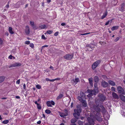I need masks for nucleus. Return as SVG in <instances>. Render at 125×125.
I'll return each mask as SVG.
<instances>
[{"label": "nucleus", "mask_w": 125, "mask_h": 125, "mask_svg": "<svg viewBox=\"0 0 125 125\" xmlns=\"http://www.w3.org/2000/svg\"><path fill=\"white\" fill-rule=\"evenodd\" d=\"M51 1V0H47V2L48 3H50Z\"/></svg>", "instance_id": "nucleus-60"}, {"label": "nucleus", "mask_w": 125, "mask_h": 125, "mask_svg": "<svg viewBox=\"0 0 125 125\" xmlns=\"http://www.w3.org/2000/svg\"><path fill=\"white\" fill-rule=\"evenodd\" d=\"M125 5V4L124 3H123L122 4L121 6V8L122 10H123L124 9Z\"/></svg>", "instance_id": "nucleus-31"}, {"label": "nucleus", "mask_w": 125, "mask_h": 125, "mask_svg": "<svg viewBox=\"0 0 125 125\" xmlns=\"http://www.w3.org/2000/svg\"><path fill=\"white\" fill-rule=\"evenodd\" d=\"M107 11H106L105 12V13L101 17V19H103L106 16H107Z\"/></svg>", "instance_id": "nucleus-24"}, {"label": "nucleus", "mask_w": 125, "mask_h": 125, "mask_svg": "<svg viewBox=\"0 0 125 125\" xmlns=\"http://www.w3.org/2000/svg\"><path fill=\"white\" fill-rule=\"evenodd\" d=\"M55 81V79L50 80V82H53Z\"/></svg>", "instance_id": "nucleus-62"}, {"label": "nucleus", "mask_w": 125, "mask_h": 125, "mask_svg": "<svg viewBox=\"0 0 125 125\" xmlns=\"http://www.w3.org/2000/svg\"><path fill=\"white\" fill-rule=\"evenodd\" d=\"M30 42L29 41H27L25 42V43L26 44H30Z\"/></svg>", "instance_id": "nucleus-48"}, {"label": "nucleus", "mask_w": 125, "mask_h": 125, "mask_svg": "<svg viewBox=\"0 0 125 125\" xmlns=\"http://www.w3.org/2000/svg\"><path fill=\"white\" fill-rule=\"evenodd\" d=\"M89 33H84V34H81V35H86L87 34H89Z\"/></svg>", "instance_id": "nucleus-56"}, {"label": "nucleus", "mask_w": 125, "mask_h": 125, "mask_svg": "<svg viewBox=\"0 0 125 125\" xmlns=\"http://www.w3.org/2000/svg\"><path fill=\"white\" fill-rule=\"evenodd\" d=\"M102 116L99 112H96L95 117L97 120L99 122H101L103 120V119L101 118Z\"/></svg>", "instance_id": "nucleus-5"}, {"label": "nucleus", "mask_w": 125, "mask_h": 125, "mask_svg": "<svg viewBox=\"0 0 125 125\" xmlns=\"http://www.w3.org/2000/svg\"><path fill=\"white\" fill-rule=\"evenodd\" d=\"M94 108L96 111L97 112H100L101 111V109L99 107V106L94 105L93 106Z\"/></svg>", "instance_id": "nucleus-12"}, {"label": "nucleus", "mask_w": 125, "mask_h": 125, "mask_svg": "<svg viewBox=\"0 0 125 125\" xmlns=\"http://www.w3.org/2000/svg\"><path fill=\"white\" fill-rule=\"evenodd\" d=\"M88 92L90 94L87 95L88 97H90L93 95H95L96 93H98V90L97 89L95 90L94 91L93 90H87Z\"/></svg>", "instance_id": "nucleus-4"}, {"label": "nucleus", "mask_w": 125, "mask_h": 125, "mask_svg": "<svg viewBox=\"0 0 125 125\" xmlns=\"http://www.w3.org/2000/svg\"><path fill=\"white\" fill-rule=\"evenodd\" d=\"M76 118H74L72 119L71 120V122L72 123H74L76 122L77 121V119Z\"/></svg>", "instance_id": "nucleus-23"}, {"label": "nucleus", "mask_w": 125, "mask_h": 125, "mask_svg": "<svg viewBox=\"0 0 125 125\" xmlns=\"http://www.w3.org/2000/svg\"><path fill=\"white\" fill-rule=\"evenodd\" d=\"M109 22H110V20H109V21H108L107 22H106V23H105V25H108L109 24Z\"/></svg>", "instance_id": "nucleus-49"}, {"label": "nucleus", "mask_w": 125, "mask_h": 125, "mask_svg": "<svg viewBox=\"0 0 125 125\" xmlns=\"http://www.w3.org/2000/svg\"><path fill=\"white\" fill-rule=\"evenodd\" d=\"M119 37H117L116 38V39H115L114 40L115 42H117V41H118L119 40Z\"/></svg>", "instance_id": "nucleus-45"}, {"label": "nucleus", "mask_w": 125, "mask_h": 125, "mask_svg": "<svg viewBox=\"0 0 125 125\" xmlns=\"http://www.w3.org/2000/svg\"><path fill=\"white\" fill-rule=\"evenodd\" d=\"M48 47V45H44V46H43L42 47Z\"/></svg>", "instance_id": "nucleus-64"}, {"label": "nucleus", "mask_w": 125, "mask_h": 125, "mask_svg": "<svg viewBox=\"0 0 125 125\" xmlns=\"http://www.w3.org/2000/svg\"><path fill=\"white\" fill-rule=\"evenodd\" d=\"M101 61L100 60H98L94 62L92 66V68L93 70H95L96 67L100 63Z\"/></svg>", "instance_id": "nucleus-6"}, {"label": "nucleus", "mask_w": 125, "mask_h": 125, "mask_svg": "<svg viewBox=\"0 0 125 125\" xmlns=\"http://www.w3.org/2000/svg\"><path fill=\"white\" fill-rule=\"evenodd\" d=\"M60 79L59 78H57L55 79V80H60Z\"/></svg>", "instance_id": "nucleus-58"}, {"label": "nucleus", "mask_w": 125, "mask_h": 125, "mask_svg": "<svg viewBox=\"0 0 125 125\" xmlns=\"http://www.w3.org/2000/svg\"><path fill=\"white\" fill-rule=\"evenodd\" d=\"M58 33H59L58 32H57L54 33V35L55 36H56L58 35Z\"/></svg>", "instance_id": "nucleus-46"}, {"label": "nucleus", "mask_w": 125, "mask_h": 125, "mask_svg": "<svg viewBox=\"0 0 125 125\" xmlns=\"http://www.w3.org/2000/svg\"><path fill=\"white\" fill-rule=\"evenodd\" d=\"M83 122L80 120L78 121V124L80 125H82L83 124Z\"/></svg>", "instance_id": "nucleus-32"}, {"label": "nucleus", "mask_w": 125, "mask_h": 125, "mask_svg": "<svg viewBox=\"0 0 125 125\" xmlns=\"http://www.w3.org/2000/svg\"><path fill=\"white\" fill-rule=\"evenodd\" d=\"M21 65V64L20 63H16L13 64L11 65V67H19Z\"/></svg>", "instance_id": "nucleus-13"}, {"label": "nucleus", "mask_w": 125, "mask_h": 125, "mask_svg": "<svg viewBox=\"0 0 125 125\" xmlns=\"http://www.w3.org/2000/svg\"><path fill=\"white\" fill-rule=\"evenodd\" d=\"M73 54H68L65 55L63 56L64 58L66 60H70L72 59L73 57Z\"/></svg>", "instance_id": "nucleus-8"}, {"label": "nucleus", "mask_w": 125, "mask_h": 125, "mask_svg": "<svg viewBox=\"0 0 125 125\" xmlns=\"http://www.w3.org/2000/svg\"><path fill=\"white\" fill-rule=\"evenodd\" d=\"M99 78L97 76H96L94 77V80L96 83H98L99 81Z\"/></svg>", "instance_id": "nucleus-18"}, {"label": "nucleus", "mask_w": 125, "mask_h": 125, "mask_svg": "<svg viewBox=\"0 0 125 125\" xmlns=\"http://www.w3.org/2000/svg\"><path fill=\"white\" fill-rule=\"evenodd\" d=\"M5 79V77L3 76L0 77V83L3 82Z\"/></svg>", "instance_id": "nucleus-25"}, {"label": "nucleus", "mask_w": 125, "mask_h": 125, "mask_svg": "<svg viewBox=\"0 0 125 125\" xmlns=\"http://www.w3.org/2000/svg\"><path fill=\"white\" fill-rule=\"evenodd\" d=\"M120 99L123 101L125 102V96L122 95H120Z\"/></svg>", "instance_id": "nucleus-19"}, {"label": "nucleus", "mask_w": 125, "mask_h": 125, "mask_svg": "<svg viewBox=\"0 0 125 125\" xmlns=\"http://www.w3.org/2000/svg\"><path fill=\"white\" fill-rule=\"evenodd\" d=\"M9 31L10 33L11 34H14V30L11 27H9Z\"/></svg>", "instance_id": "nucleus-17"}, {"label": "nucleus", "mask_w": 125, "mask_h": 125, "mask_svg": "<svg viewBox=\"0 0 125 125\" xmlns=\"http://www.w3.org/2000/svg\"><path fill=\"white\" fill-rule=\"evenodd\" d=\"M64 113H62L60 112H59V115L61 117H64L65 116H66L68 115V111L67 109H65L64 110Z\"/></svg>", "instance_id": "nucleus-9"}, {"label": "nucleus", "mask_w": 125, "mask_h": 125, "mask_svg": "<svg viewBox=\"0 0 125 125\" xmlns=\"http://www.w3.org/2000/svg\"><path fill=\"white\" fill-rule=\"evenodd\" d=\"M30 23L32 26L34 25V23L33 21H31L30 22Z\"/></svg>", "instance_id": "nucleus-43"}, {"label": "nucleus", "mask_w": 125, "mask_h": 125, "mask_svg": "<svg viewBox=\"0 0 125 125\" xmlns=\"http://www.w3.org/2000/svg\"><path fill=\"white\" fill-rule=\"evenodd\" d=\"M117 89L118 93L122 94H125V92L124 89L121 86H119L117 87Z\"/></svg>", "instance_id": "nucleus-7"}, {"label": "nucleus", "mask_w": 125, "mask_h": 125, "mask_svg": "<svg viewBox=\"0 0 125 125\" xmlns=\"http://www.w3.org/2000/svg\"><path fill=\"white\" fill-rule=\"evenodd\" d=\"M98 96L100 98V100L102 101H104L105 99V97L102 94H99L98 95Z\"/></svg>", "instance_id": "nucleus-10"}, {"label": "nucleus", "mask_w": 125, "mask_h": 125, "mask_svg": "<svg viewBox=\"0 0 125 125\" xmlns=\"http://www.w3.org/2000/svg\"><path fill=\"white\" fill-rule=\"evenodd\" d=\"M109 83L110 85L112 86H115V83L113 81H109Z\"/></svg>", "instance_id": "nucleus-22"}, {"label": "nucleus", "mask_w": 125, "mask_h": 125, "mask_svg": "<svg viewBox=\"0 0 125 125\" xmlns=\"http://www.w3.org/2000/svg\"><path fill=\"white\" fill-rule=\"evenodd\" d=\"M4 124H6L8 123V120H6L3 121L2 122Z\"/></svg>", "instance_id": "nucleus-33"}, {"label": "nucleus", "mask_w": 125, "mask_h": 125, "mask_svg": "<svg viewBox=\"0 0 125 125\" xmlns=\"http://www.w3.org/2000/svg\"><path fill=\"white\" fill-rule=\"evenodd\" d=\"M46 27L45 25H42L40 26V27L41 29L44 28Z\"/></svg>", "instance_id": "nucleus-29"}, {"label": "nucleus", "mask_w": 125, "mask_h": 125, "mask_svg": "<svg viewBox=\"0 0 125 125\" xmlns=\"http://www.w3.org/2000/svg\"><path fill=\"white\" fill-rule=\"evenodd\" d=\"M96 86H97V84L95 83L94 84V87H95V90H96L97 89H98V88L97 87H96Z\"/></svg>", "instance_id": "nucleus-51"}, {"label": "nucleus", "mask_w": 125, "mask_h": 125, "mask_svg": "<svg viewBox=\"0 0 125 125\" xmlns=\"http://www.w3.org/2000/svg\"><path fill=\"white\" fill-rule=\"evenodd\" d=\"M25 32L27 35H28L29 34L30 32V29L28 26H26Z\"/></svg>", "instance_id": "nucleus-15"}, {"label": "nucleus", "mask_w": 125, "mask_h": 125, "mask_svg": "<svg viewBox=\"0 0 125 125\" xmlns=\"http://www.w3.org/2000/svg\"><path fill=\"white\" fill-rule=\"evenodd\" d=\"M101 85L102 86L104 87H105L108 86V83L105 81H103L102 82Z\"/></svg>", "instance_id": "nucleus-14"}, {"label": "nucleus", "mask_w": 125, "mask_h": 125, "mask_svg": "<svg viewBox=\"0 0 125 125\" xmlns=\"http://www.w3.org/2000/svg\"><path fill=\"white\" fill-rule=\"evenodd\" d=\"M37 105V107L38 108V109H41V105H40V104H39L38 105Z\"/></svg>", "instance_id": "nucleus-44"}, {"label": "nucleus", "mask_w": 125, "mask_h": 125, "mask_svg": "<svg viewBox=\"0 0 125 125\" xmlns=\"http://www.w3.org/2000/svg\"><path fill=\"white\" fill-rule=\"evenodd\" d=\"M50 69H52V70H53V67L52 66H51L50 67Z\"/></svg>", "instance_id": "nucleus-63"}, {"label": "nucleus", "mask_w": 125, "mask_h": 125, "mask_svg": "<svg viewBox=\"0 0 125 125\" xmlns=\"http://www.w3.org/2000/svg\"><path fill=\"white\" fill-rule=\"evenodd\" d=\"M93 78L92 77L90 78L89 79V83L90 84L91 86H93Z\"/></svg>", "instance_id": "nucleus-20"}, {"label": "nucleus", "mask_w": 125, "mask_h": 125, "mask_svg": "<svg viewBox=\"0 0 125 125\" xmlns=\"http://www.w3.org/2000/svg\"><path fill=\"white\" fill-rule=\"evenodd\" d=\"M3 43V41L1 38H0V46L2 45Z\"/></svg>", "instance_id": "nucleus-35"}, {"label": "nucleus", "mask_w": 125, "mask_h": 125, "mask_svg": "<svg viewBox=\"0 0 125 125\" xmlns=\"http://www.w3.org/2000/svg\"><path fill=\"white\" fill-rule=\"evenodd\" d=\"M35 104H36L37 105H39V104H38V103H37V101H36L35 102Z\"/></svg>", "instance_id": "nucleus-61"}, {"label": "nucleus", "mask_w": 125, "mask_h": 125, "mask_svg": "<svg viewBox=\"0 0 125 125\" xmlns=\"http://www.w3.org/2000/svg\"><path fill=\"white\" fill-rule=\"evenodd\" d=\"M51 104H52V105H54L55 104V103L53 101H51V102H50Z\"/></svg>", "instance_id": "nucleus-47"}, {"label": "nucleus", "mask_w": 125, "mask_h": 125, "mask_svg": "<svg viewBox=\"0 0 125 125\" xmlns=\"http://www.w3.org/2000/svg\"><path fill=\"white\" fill-rule=\"evenodd\" d=\"M46 104L47 106L49 107H52V105L51 104L50 102L49 101L47 102H46Z\"/></svg>", "instance_id": "nucleus-28"}, {"label": "nucleus", "mask_w": 125, "mask_h": 125, "mask_svg": "<svg viewBox=\"0 0 125 125\" xmlns=\"http://www.w3.org/2000/svg\"><path fill=\"white\" fill-rule=\"evenodd\" d=\"M112 95L113 97L115 99H118L119 98L118 95L116 93L114 92L112 93Z\"/></svg>", "instance_id": "nucleus-16"}, {"label": "nucleus", "mask_w": 125, "mask_h": 125, "mask_svg": "<svg viewBox=\"0 0 125 125\" xmlns=\"http://www.w3.org/2000/svg\"><path fill=\"white\" fill-rule=\"evenodd\" d=\"M63 95L62 94H60L57 97V100L61 98H62V97L63 96Z\"/></svg>", "instance_id": "nucleus-26"}, {"label": "nucleus", "mask_w": 125, "mask_h": 125, "mask_svg": "<svg viewBox=\"0 0 125 125\" xmlns=\"http://www.w3.org/2000/svg\"><path fill=\"white\" fill-rule=\"evenodd\" d=\"M80 94L81 96H78V99L82 103V105L84 107H86L87 106V104L85 98V95L84 93L83 92H81Z\"/></svg>", "instance_id": "nucleus-1"}, {"label": "nucleus", "mask_w": 125, "mask_h": 125, "mask_svg": "<svg viewBox=\"0 0 125 125\" xmlns=\"http://www.w3.org/2000/svg\"><path fill=\"white\" fill-rule=\"evenodd\" d=\"M8 8V4L5 7V8L4 9V10L3 11H5L6 10H7V9Z\"/></svg>", "instance_id": "nucleus-36"}, {"label": "nucleus", "mask_w": 125, "mask_h": 125, "mask_svg": "<svg viewBox=\"0 0 125 125\" xmlns=\"http://www.w3.org/2000/svg\"><path fill=\"white\" fill-rule=\"evenodd\" d=\"M86 47L87 48V49H88V48H90L91 49H92L93 48V47L92 46H91V45H87L86 46Z\"/></svg>", "instance_id": "nucleus-34"}, {"label": "nucleus", "mask_w": 125, "mask_h": 125, "mask_svg": "<svg viewBox=\"0 0 125 125\" xmlns=\"http://www.w3.org/2000/svg\"><path fill=\"white\" fill-rule=\"evenodd\" d=\"M41 123V121L40 120L39 121L37 122V123L38 124H40Z\"/></svg>", "instance_id": "nucleus-53"}, {"label": "nucleus", "mask_w": 125, "mask_h": 125, "mask_svg": "<svg viewBox=\"0 0 125 125\" xmlns=\"http://www.w3.org/2000/svg\"><path fill=\"white\" fill-rule=\"evenodd\" d=\"M99 101L98 100H97L96 101V105H96V106H99V104L98 103Z\"/></svg>", "instance_id": "nucleus-40"}, {"label": "nucleus", "mask_w": 125, "mask_h": 125, "mask_svg": "<svg viewBox=\"0 0 125 125\" xmlns=\"http://www.w3.org/2000/svg\"><path fill=\"white\" fill-rule=\"evenodd\" d=\"M46 81H50V79L48 78H46Z\"/></svg>", "instance_id": "nucleus-57"}, {"label": "nucleus", "mask_w": 125, "mask_h": 125, "mask_svg": "<svg viewBox=\"0 0 125 125\" xmlns=\"http://www.w3.org/2000/svg\"><path fill=\"white\" fill-rule=\"evenodd\" d=\"M111 90L112 91H115V89L114 87H111Z\"/></svg>", "instance_id": "nucleus-50"}, {"label": "nucleus", "mask_w": 125, "mask_h": 125, "mask_svg": "<svg viewBox=\"0 0 125 125\" xmlns=\"http://www.w3.org/2000/svg\"><path fill=\"white\" fill-rule=\"evenodd\" d=\"M101 112L102 113H105L106 112V110L105 108L103 106H102Z\"/></svg>", "instance_id": "nucleus-27"}, {"label": "nucleus", "mask_w": 125, "mask_h": 125, "mask_svg": "<svg viewBox=\"0 0 125 125\" xmlns=\"http://www.w3.org/2000/svg\"><path fill=\"white\" fill-rule=\"evenodd\" d=\"M65 25V23H62L61 24V25L62 26H64Z\"/></svg>", "instance_id": "nucleus-55"}, {"label": "nucleus", "mask_w": 125, "mask_h": 125, "mask_svg": "<svg viewBox=\"0 0 125 125\" xmlns=\"http://www.w3.org/2000/svg\"><path fill=\"white\" fill-rule=\"evenodd\" d=\"M82 111V108L81 106L78 105L76 106V109L74 110V112L73 113V115L75 118L77 119H79L80 117V113Z\"/></svg>", "instance_id": "nucleus-2"}, {"label": "nucleus", "mask_w": 125, "mask_h": 125, "mask_svg": "<svg viewBox=\"0 0 125 125\" xmlns=\"http://www.w3.org/2000/svg\"><path fill=\"white\" fill-rule=\"evenodd\" d=\"M30 46L32 48H33L34 46V44L32 43H30Z\"/></svg>", "instance_id": "nucleus-42"}, {"label": "nucleus", "mask_w": 125, "mask_h": 125, "mask_svg": "<svg viewBox=\"0 0 125 125\" xmlns=\"http://www.w3.org/2000/svg\"><path fill=\"white\" fill-rule=\"evenodd\" d=\"M42 39H43L44 40H45L46 39V38L45 37L44 35H42Z\"/></svg>", "instance_id": "nucleus-41"}, {"label": "nucleus", "mask_w": 125, "mask_h": 125, "mask_svg": "<svg viewBox=\"0 0 125 125\" xmlns=\"http://www.w3.org/2000/svg\"><path fill=\"white\" fill-rule=\"evenodd\" d=\"M20 83V80H19L16 81V83L18 84H19Z\"/></svg>", "instance_id": "nucleus-52"}, {"label": "nucleus", "mask_w": 125, "mask_h": 125, "mask_svg": "<svg viewBox=\"0 0 125 125\" xmlns=\"http://www.w3.org/2000/svg\"><path fill=\"white\" fill-rule=\"evenodd\" d=\"M79 81V78H76L75 79H73L71 81V82L73 83L74 85H75Z\"/></svg>", "instance_id": "nucleus-11"}, {"label": "nucleus", "mask_w": 125, "mask_h": 125, "mask_svg": "<svg viewBox=\"0 0 125 125\" xmlns=\"http://www.w3.org/2000/svg\"><path fill=\"white\" fill-rule=\"evenodd\" d=\"M45 112L46 113L49 114L51 113V111L50 110L46 109L45 111Z\"/></svg>", "instance_id": "nucleus-30"}, {"label": "nucleus", "mask_w": 125, "mask_h": 125, "mask_svg": "<svg viewBox=\"0 0 125 125\" xmlns=\"http://www.w3.org/2000/svg\"><path fill=\"white\" fill-rule=\"evenodd\" d=\"M36 87L38 89H40L41 88V86L39 85H36Z\"/></svg>", "instance_id": "nucleus-39"}, {"label": "nucleus", "mask_w": 125, "mask_h": 125, "mask_svg": "<svg viewBox=\"0 0 125 125\" xmlns=\"http://www.w3.org/2000/svg\"><path fill=\"white\" fill-rule=\"evenodd\" d=\"M52 32V31L51 30H49L47 31V32L49 34H51Z\"/></svg>", "instance_id": "nucleus-38"}, {"label": "nucleus", "mask_w": 125, "mask_h": 125, "mask_svg": "<svg viewBox=\"0 0 125 125\" xmlns=\"http://www.w3.org/2000/svg\"><path fill=\"white\" fill-rule=\"evenodd\" d=\"M10 59H12V58H13V59H14L15 58V57H14L12 55H10L9 57H8Z\"/></svg>", "instance_id": "nucleus-37"}, {"label": "nucleus", "mask_w": 125, "mask_h": 125, "mask_svg": "<svg viewBox=\"0 0 125 125\" xmlns=\"http://www.w3.org/2000/svg\"><path fill=\"white\" fill-rule=\"evenodd\" d=\"M17 99H20V97L19 96H16L15 97Z\"/></svg>", "instance_id": "nucleus-59"}, {"label": "nucleus", "mask_w": 125, "mask_h": 125, "mask_svg": "<svg viewBox=\"0 0 125 125\" xmlns=\"http://www.w3.org/2000/svg\"><path fill=\"white\" fill-rule=\"evenodd\" d=\"M119 26H114L111 29L112 31H114L118 29L119 28Z\"/></svg>", "instance_id": "nucleus-21"}, {"label": "nucleus", "mask_w": 125, "mask_h": 125, "mask_svg": "<svg viewBox=\"0 0 125 125\" xmlns=\"http://www.w3.org/2000/svg\"><path fill=\"white\" fill-rule=\"evenodd\" d=\"M23 88L25 90L26 89V85L25 83H24L23 85Z\"/></svg>", "instance_id": "nucleus-54"}, {"label": "nucleus", "mask_w": 125, "mask_h": 125, "mask_svg": "<svg viewBox=\"0 0 125 125\" xmlns=\"http://www.w3.org/2000/svg\"><path fill=\"white\" fill-rule=\"evenodd\" d=\"M85 115L87 118L88 122V123H89L91 125H94V122L93 119V118H94L93 116L92 115H91V114H90L89 115V113L88 114L87 113L85 114Z\"/></svg>", "instance_id": "nucleus-3"}]
</instances>
